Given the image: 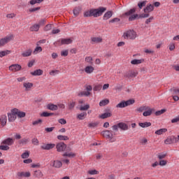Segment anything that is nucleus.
Masks as SVG:
<instances>
[{"label":"nucleus","mask_w":179,"mask_h":179,"mask_svg":"<svg viewBox=\"0 0 179 179\" xmlns=\"http://www.w3.org/2000/svg\"><path fill=\"white\" fill-rule=\"evenodd\" d=\"M107 8L106 7H99V8L90 9L84 13V17H99L103 15V13L106 11Z\"/></svg>","instance_id":"nucleus-1"},{"label":"nucleus","mask_w":179,"mask_h":179,"mask_svg":"<svg viewBox=\"0 0 179 179\" xmlns=\"http://www.w3.org/2000/svg\"><path fill=\"white\" fill-rule=\"evenodd\" d=\"M135 103L134 99H129L127 101H122L117 105H116V108H125L128 106H132Z\"/></svg>","instance_id":"nucleus-2"},{"label":"nucleus","mask_w":179,"mask_h":179,"mask_svg":"<svg viewBox=\"0 0 179 179\" xmlns=\"http://www.w3.org/2000/svg\"><path fill=\"white\" fill-rule=\"evenodd\" d=\"M73 40L71 38H62L59 41H57L54 43L55 47H57L58 45H65L68 44H72Z\"/></svg>","instance_id":"nucleus-3"},{"label":"nucleus","mask_w":179,"mask_h":179,"mask_svg":"<svg viewBox=\"0 0 179 179\" xmlns=\"http://www.w3.org/2000/svg\"><path fill=\"white\" fill-rule=\"evenodd\" d=\"M136 31L134 30H128L124 33V38H129V40H135L136 38Z\"/></svg>","instance_id":"nucleus-4"},{"label":"nucleus","mask_w":179,"mask_h":179,"mask_svg":"<svg viewBox=\"0 0 179 179\" xmlns=\"http://www.w3.org/2000/svg\"><path fill=\"white\" fill-rule=\"evenodd\" d=\"M13 34H10L0 39V47H3L5 44H8V43L12 41V40H13Z\"/></svg>","instance_id":"nucleus-5"},{"label":"nucleus","mask_w":179,"mask_h":179,"mask_svg":"<svg viewBox=\"0 0 179 179\" xmlns=\"http://www.w3.org/2000/svg\"><path fill=\"white\" fill-rule=\"evenodd\" d=\"M137 76L138 71L135 70H129L127 71L124 75V76L125 78H127V79H132V78H136Z\"/></svg>","instance_id":"nucleus-6"},{"label":"nucleus","mask_w":179,"mask_h":179,"mask_svg":"<svg viewBox=\"0 0 179 179\" xmlns=\"http://www.w3.org/2000/svg\"><path fill=\"white\" fill-rule=\"evenodd\" d=\"M178 140L177 137L174 136H171L170 137H168L165 141H164V144L165 145H173V143H177Z\"/></svg>","instance_id":"nucleus-7"},{"label":"nucleus","mask_w":179,"mask_h":179,"mask_svg":"<svg viewBox=\"0 0 179 179\" xmlns=\"http://www.w3.org/2000/svg\"><path fill=\"white\" fill-rule=\"evenodd\" d=\"M16 115V113H15V108L12 109L10 113H8L9 122H13L15 121L16 118L17 117Z\"/></svg>","instance_id":"nucleus-8"},{"label":"nucleus","mask_w":179,"mask_h":179,"mask_svg":"<svg viewBox=\"0 0 179 179\" xmlns=\"http://www.w3.org/2000/svg\"><path fill=\"white\" fill-rule=\"evenodd\" d=\"M56 149L57 152H65L66 150V144L64 142H61L57 144Z\"/></svg>","instance_id":"nucleus-9"},{"label":"nucleus","mask_w":179,"mask_h":179,"mask_svg":"<svg viewBox=\"0 0 179 179\" xmlns=\"http://www.w3.org/2000/svg\"><path fill=\"white\" fill-rule=\"evenodd\" d=\"M9 71H11L12 72H19L22 69V66L20 64H12L8 67Z\"/></svg>","instance_id":"nucleus-10"},{"label":"nucleus","mask_w":179,"mask_h":179,"mask_svg":"<svg viewBox=\"0 0 179 179\" xmlns=\"http://www.w3.org/2000/svg\"><path fill=\"white\" fill-rule=\"evenodd\" d=\"M54 148H55V144L52 143H44L41 146V149H43V150H50L51 149H54Z\"/></svg>","instance_id":"nucleus-11"},{"label":"nucleus","mask_w":179,"mask_h":179,"mask_svg":"<svg viewBox=\"0 0 179 179\" xmlns=\"http://www.w3.org/2000/svg\"><path fill=\"white\" fill-rule=\"evenodd\" d=\"M101 134L106 139H113V133L110 132V130L103 131Z\"/></svg>","instance_id":"nucleus-12"},{"label":"nucleus","mask_w":179,"mask_h":179,"mask_svg":"<svg viewBox=\"0 0 179 179\" xmlns=\"http://www.w3.org/2000/svg\"><path fill=\"white\" fill-rule=\"evenodd\" d=\"M2 145H7L8 146H12L15 143V139L12 138H7L2 141Z\"/></svg>","instance_id":"nucleus-13"},{"label":"nucleus","mask_w":179,"mask_h":179,"mask_svg":"<svg viewBox=\"0 0 179 179\" xmlns=\"http://www.w3.org/2000/svg\"><path fill=\"white\" fill-rule=\"evenodd\" d=\"M33 83L24 82L23 83V87L26 92H30L33 87Z\"/></svg>","instance_id":"nucleus-14"},{"label":"nucleus","mask_w":179,"mask_h":179,"mask_svg":"<svg viewBox=\"0 0 179 179\" xmlns=\"http://www.w3.org/2000/svg\"><path fill=\"white\" fill-rule=\"evenodd\" d=\"M31 176V173L30 172H18L17 173V178H22V177H25V178H29Z\"/></svg>","instance_id":"nucleus-15"},{"label":"nucleus","mask_w":179,"mask_h":179,"mask_svg":"<svg viewBox=\"0 0 179 179\" xmlns=\"http://www.w3.org/2000/svg\"><path fill=\"white\" fill-rule=\"evenodd\" d=\"M153 10H155V6H153V4H148L143 9L144 13H150V12H153Z\"/></svg>","instance_id":"nucleus-16"},{"label":"nucleus","mask_w":179,"mask_h":179,"mask_svg":"<svg viewBox=\"0 0 179 179\" xmlns=\"http://www.w3.org/2000/svg\"><path fill=\"white\" fill-rule=\"evenodd\" d=\"M14 113H16L18 118H24V117H26V113L20 111V110L17 108H14Z\"/></svg>","instance_id":"nucleus-17"},{"label":"nucleus","mask_w":179,"mask_h":179,"mask_svg":"<svg viewBox=\"0 0 179 179\" xmlns=\"http://www.w3.org/2000/svg\"><path fill=\"white\" fill-rule=\"evenodd\" d=\"M118 127L122 131H128V129H129V127H128V124L124 122H119Z\"/></svg>","instance_id":"nucleus-18"},{"label":"nucleus","mask_w":179,"mask_h":179,"mask_svg":"<svg viewBox=\"0 0 179 179\" xmlns=\"http://www.w3.org/2000/svg\"><path fill=\"white\" fill-rule=\"evenodd\" d=\"M84 71L85 73L90 75V73H93V72H94V67H93L92 66H87L84 69Z\"/></svg>","instance_id":"nucleus-19"},{"label":"nucleus","mask_w":179,"mask_h":179,"mask_svg":"<svg viewBox=\"0 0 179 179\" xmlns=\"http://www.w3.org/2000/svg\"><path fill=\"white\" fill-rule=\"evenodd\" d=\"M33 176L35 178H42L44 174H43L41 170H37L34 171Z\"/></svg>","instance_id":"nucleus-20"},{"label":"nucleus","mask_w":179,"mask_h":179,"mask_svg":"<svg viewBox=\"0 0 179 179\" xmlns=\"http://www.w3.org/2000/svg\"><path fill=\"white\" fill-rule=\"evenodd\" d=\"M30 142V139L29 138H23L21 140L18 141L19 145L23 146L24 145H27Z\"/></svg>","instance_id":"nucleus-21"},{"label":"nucleus","mask_w":179,"mask_h":179,"mask_svg":"<svg viewBox=\"0 0 179 179\" xmlns=\"http://www.w3.org/2000/svg\"><path fill=\"white\" fill-rule=\"evenodd\" d=\"M91 41L92 43H94L96 44H99L100 43H103V38L99 36V37H92Z\"/></svg>","instance_id":"nucleus-22"},{"label":"nucleus","mask_w":179,"mask_h":179,"mask_svg":"<svg viewBox=\"0 0 179 179\" xmlns=\"http://www.w3.org/2000/svg\"><path fill=\"white\" fill-rule=\"evenodd\" d=\"M52 166L55 167V169H61V167H62V162L61 161L55 160Z\"/></svg>","instance_id":"nucleus-23"},{"label":"nucleus","mask_w":179,"mask_h":179,"mask_svg":"<svg viewBox=\"0 0 179 179\" xmlns=\"http://www.w3.org/2000/svg\"><path fill=\"white\" fill-rule=\"evenodd\" d=\"M0 121H1V124L3 127H5V125H6V122L8 121V116H6V115H2L1 116Z\"/></svg>","instance_id":"nucleus-24"},{"label":"nucleus","mask_w":179,"mask_h":179,"mask_svg":"<svg viewBox=\"0 0 179 179\" xmlns=\"http://www.w3.org/2000/svg\"><path fill=\"white\" fill-rule=\"evenodd\" d=\"M47 108L51 111H57V110H58V106L53 103H49L47 105Z\"/></svg>","instance_id":"nucleus-25"},{"label":"nucleus","mask_w":179,"mask_h":179,"mask_svg":"<svg viewBox=\"0 0 179 179\" xmlns=\"http://www.w3.org/2000/svg\"><path fill=\"white\" fill-rule=\"evenodd\" d=\"M112 115L113 113L111 112H107L100 115L99 118H101V120H106V118H110Z\"/></svg>","instance_id":"nucleus-26"},{"label":"nucleus","mask_w":179,"mask_h":179,"mask_svg":"<svg viewBox=\"0 0 179 179\" xmlns=\"http://www.w3.org/2000/svg\"><path fill=\"white\" fill-rule=\"evenodd\" d=\"M143 62H145L144 59H135L131 61V65H139L140 64H142Z\"/></svg>","instance_id":"nucleus-27"},{"label":"nucleus","mask_w":179,"mask_h":179,"mask_svg":"<svg viewBox=\"0 0 179 179\" xmlns=\"http://www.w3.org/2000/svg\"><path fill=\"white\" fill-rule=\"evenodd\" d=\"M43 73V71L41 69H36L34 72H31V75H32V76H41Z\"/></svg>","instance_id":"nucleus-28"},{"label":"nucleus","mask_w":179,"mask_h":179,"mask_svg":"<svg viewBox=\"0 0 179 179\" xmlns=\"http://www.w3.org/2000/svg\"><path fill=\"white\" fill-rule=\"evenodd\" d=\"M33 52L31 49H27L22 53V56L24 57H30Z\"/></svg>","instance_id":"nucleus-29"},{"label":"nucleus","mask_w":179,"mask_h":179,"mask_svg":"<svg viewBox=\"0 0 179 179\" xmlns=\"http://www.w3.org/2000/svg\"><path fill=\"white\" fill-rule=\"evenodd\" d=\"M138 125L141 128H148L152 126V123H150V122H139Z\"/></svg>","instance_id":"nucleus-30"},{"label":"nucleus","mask_w":179,"mask_h":179,"mask_svg":"<svg viewBox=\"0 0 179 179\" xmlns=\"http://www.w3.org/2000/svg\"><path fill=\"white\" fill-rule=\"evenodd\" d=\"M30 31H38L40 30V24H34L29 28Z\"/></svg>","instance_id":"nucleus-31"},{"label":"nucleus","mask_w":179,"mask_h":179,"mask_svg":"<svg viewBox=\"0 0 179 179\" xmlns=\"http://www.w3.org/2000/svg\"><path fill=\"white\" fill-rule=\"evenodd\" d=\"M113 16V11H108L103 15V19L104 20H108Z\"/></svg>","instance_id":"nucleus-32"},{"label":"nucleus","mask_w":179,"mask_h":179,"mask_svg":"<svg viewBox=\"0 0 179 179\" xmlns=\"http://www.w3.org/2000/svg\"><path fill=\"white\" fill-rule=\"evenodd\" d=\"M152 111L153 109L148 107V109L145 112H143V115L144 117H149V115H152Z\"/></svg>","instance_id":"nucleus-33"},{"label":"nucleus","mask_w":179,"mask_h":179,"mask_svg":"<svg viewBox=\"0 0 179 179\" xmlns=\"http://www.w3.org/2000/svg\"><path fill=\"white\" fill-rule=\"evenodd\" d=\"M78 97H83L85 96V97H87L90 96V92L87 91H82L78 94Z\"/></svg>","instance_id":"nucleus-34"},{"label":"nucleus","mask_w":179,"mask_h":179,"mask_svg":"<svg viewBox=\"0 0 179 179\" xmlns=\"http://www.w3.org/2000/svg\"><path fill=\"white\" fill-rule=\"evenodd\" d=\"M136 12V8H131L129 11L124 13L123 14V16H131V15H134V13H135Z\"/></svg>","instance_id":"nucleus-35"},{"label":"nucleus","mask_w":179,"mask_h":179,"mask_svg":"<svg viewBox=\"0 0 179 179\" xmlns=\"http://www.w3.org/2000/svg\"><path fill=\"white\" fill-rule=\"evenodd\" d=\"M80 10H82V8L80 7H76L73 10V13L74 15V16H79V14L80 13Z\"/></svg>","instance_id":"nucleus-36"},{"label":"nucleus","mask_w":179,"mask_h":179,"mask_svg":"<svg viewBox=\"0 0 179 179\" xmlns=\"http://www.w3.org/2000/svg\"><path fill=\"white\" fill-rule=\"evenodd\" d=\"M166 156L167 153L166 152H159L157 155V159H159V160H163V159H166Z\"/></svg>","instance_id":"nucleus-37"},{"label":"nucleus","mask_w":179,"mask_h":179,"mask_svg":"<svg viewBox=\"0 0 179 179\" xmlns=\"http://www.w3.org/2000/svg\"><path fill=\"white\" fill-rule=\"evenodd\" d=\"M75 106H76V102L73 100H71L68 103L69 110H73V108H75Z\"/></svg>","instance_id":"nucleus-38"},{"label":"nucleus","mask_w":179,"mask_h":179,"mask_svg":"<svg viewBox=\"0 0 179 179\" xmlns=\"http://www.w3.org/2000/svg\"><path fill=\"white\" fill-rule=\"evenodd\" d=\"M10 54V50H3L0 52V58L3 57H6V55H9Z\"/></svg>","instance_id":"nucleus-39"},{"label":"nucleus","mask_w":179,"mask_h":179,"mask_svg":"<svg viewBox=\"0 0 179 179\" xmlns=\"http://www.w3.org/2000/svg\"><path fill=\"white\" fill-rule=\"evenodd\" d=\"M136 19H140L139 15L134 14V15H130L129 17V22H133V20H136Z\"/></svg>","instance_id":"nucleus-40"},{"label":"nucleus","mask_w":179,"mask_h":179,"mask_svg":"<svg viewBox=\"0 0 179 179\" xmlns=\"http://www.w3.org/2000/svg\"><path fill=\"white\" fill-rule=\"evenodd\" d=\"M57 139L59 141H69V137L68 136L59 135L57 136Z\"/></svg>","instance_id":"nucleus-41"},{"label":"nucleus","mask_w":179,"mask_h":179,"mask_svg":"<svg viewBox=\"0 0 179 179\" xmlns=\"http://www.w3.org/2000/svg\"><path fill=\"white\" fill-rule=\"evenodd\" d=\"M167 129H160L155 131L156 135H163V134H166Z\"/></svg>","instance_id":"nucleus-42"},{"label":"nucleus","mask_w":179,"mask_h":179,"mask_svg":"<svg viewBox=\"0 0 179 179\" xmlns=\"http://www.w3.org/2000/svg\"><path fill=\"white\" fill-rule=\"evenodd\" d=\"M110 103V101L108 99H103L99 102V106L101 107H103L104 106H107Z\"/></svg>","instance_id":"nucleus-43"},{"label":"nucleus","mask_w":179,"mask_h":179,"mask_svg":"<svg viewBox=\"0 0 179 179\" xmlns=\"http://www.w3.org/2000/svg\"><path fill=\"white\" fill-rule=\"evenodd\" d=\"M85 62L90 64V65H93V57H86L85 59Z\"/></svg>","instance_id":"nucleus-44"},{"label":"nucleus","mask_w":179,"mask_h":179,"mask_svg":"<svg viewBox=\"0 0 179 179\" xmlns=\"http://www.w3.org/2000/svg\"><path fill=\"white\" fill-rule=\"evenodd\" d=\"M90 108V105H89V104H87L84 106H80V111H87V110Z\"/></svg>","instance_id":"nucleus-45"},{"label":"nucleus","mask_w":179,"mask_h":179,"mask_svg":"<svg viewBox=\"0 0 179 179\" xmlns=\"http://www.w3.org/2000/svg\"><path fill=\"white\" fill-rule=\"evenodd\" d=\"M149 16H150V14H149V13H145L138 15V17L140 19H146L147 17H149Z\"/></svg>","instance_id":"nucleus-46"},{"label":"nucleus","mask_w":179,"mask_h":179,"mask_svg":"<svg viewBox=\"0 0 179 179\" xmlns=\"http://www.w3.org/2000/svg\"><path fill=\"white\" fill-rule=\"evenodd\" d=\"M43 51V48L41 46L37 45V47L34 50V54L36 55L38 54V52H41Z\"/></svg>","instance_id":"nucleus-47"},{"label":"nucleus","mask_w":179,"mask_h":179,"mask_svg":"<svg viewBox=\"0 0 179 179\" xmlns=\"http://www.w3.org/2000/svg\"><path fill=\"white\" fill-rule=\"evenodd\" d=\"M148 107L149 106H141L138 108H137V111H138V113H142L143 111H146V110H148Z\"/></svg>","instance_id":"nucleus-48"},{"label":"nucleus","mask_w":179,"mask_h":179,"mask_svg":"<svg viewBox=\"0 0 179 179\" xmlns=\"http://www.w3.org/2000/svg\"><path fill=\"white\" fill-rule=\"evenodd\" d=\"M64 157H75V156H76V154L73 153V152H66L64 154H63Z\"/></svg>","instance_id":"nucleus-49"},{"label":"nucleus","mask_w":179,"mask_h":179,"mask_svg":"<svg viewBox=\"0 0 179 179\" xmlns=\"http://www.w3.org/2000/svg\"><path fill=\"white\" fill-rule=\"evenodd\" d=\"M87 115V113H86V112H83L80 114L78 115V118H79L80 120H85V116Z\"/></svg>","instance_id":"nucleus-50"},{"label":"nucleus","mask_w":179,"mask_h":179,"mask_svg":"<svg viewBox=\"0 0 179 179\" xmlns=\"http://www.w3.org/2000/svg\"><path fill=\"white\" fill-rule=\"evenodd\" d=\"M123 87H124L122 86V85L117 84V85L115 86V90L116 92H121V90H122Z\"/></svg>","instance_id":"nucleus-51"},{"label":"nucleus","mask_w":179,"mask_h":179,"mask_svg":"<svg viewBox=\"0 0 179 179\" xmlns=\"http://www.w3.org/2000/svg\"><path fill=\"white\" fill-rule=\"evenodd\" d=\"M30 156V152L29 151H26L25 152L22 153L21 155L22 159H27Z\"/></svg>","instance_id":"nucleus-52"},{"label":"nucleus","mask_w":179,"mask_h":179,"mask_svg":"<svg viewBox=\"0 0 179 179\" xmlns=\"http://www.w3.org/2000/svg\"><path fill=\"white\" fill-rule=\"evenodd\" d=\"M166 109H162L160 110H157L155 112V115L159 116L162 115V114H164L166 113Z\"/></svg>","instance_id":"nucleus-53"},{"label":"nucleus","mask_w":179,"mask_h":179,"mask_svg":"<svg viewBox=\"0 0 179 179\" xmlns=\"http://www.w3.org/2000/svg\"><path fill=\"white\" fill-rule=\"evenodd\" d=\"M51 115H54V113H50L48 112H43L41 114V117H51Z\"/></svg>","instance_id":"nucleus-54"},{"label":"nucleus","mask_w":179,"mask_h":179,"mask_svg":"<svg viewBox=\"0 0 179 179\" xmlns=\"http://www.w3.org/2000/svg\"><path fill=\"white\" fill-rule=\"evenodd\" d=\"M159 166L163 167L167 164V160L159 159Z\"/></svg>","instance_id":"nucleus-55"},{"label":"nucleus","mask_w":179,"mask_h":179,"mask_svg":"<svg viewBox=\"0 0 179 179\" xmlns=\"http://www.w3.org/2000/svg\"><path fill=\"white\" fill-rule=\"evenodd\" d=\"M97 125H99V122H97L88 124L89 128H96Z\"/></svg>","instance_id":"nucleus-56"},{"label":"nucleus","mask_w":179,"mask_h":179,"mask_svg":"<svg viewBox=\"0 0 179 179\" xmlns=\"http://www.w3.org/2000/svg\"><path fill=\"white\" fill-rule=\"evenodd\" d=\"M119 22H121V19L118 17H115L109 21V23H118Z\"/></svg>","instance_id":"nucleus-57"},{"label":"nucleus","mask_w":179,"mask_h":179,"mask_svg":"<svg viewBox=\"0 0 179 179\" xmlns=\"http://www.w3.org/2000/svg\"><path fill=\"white\" fill-rule=\"evenodd\" d=\"M52 29V24H48L44 27L45 31H50Z\"/></svg>","instance_id":"nucleus-58"},{"label":"nucleus","mask_w":179,"mask_h":179,"mask_svg":"<svg viewBox=\"0 0 179 179\" xmlns=\"http://www.w3.org/2000/svg\"><path fill=\"white\" fill-rule=\"evenodd\" d=\"M138 6L139 9H142V8H143V6H146V1H143L142 2L138 3Z\"/></svg>","instance_id":"nucleus-59"},{"label":"nucleus","mask_w":179,"mask_h":179,"mask_svg":"<svg viewBox=\"0 0 179 179\" xmlns=\"http://www.w3.org/2000/svg\"><path fill=\"white\" fill-rule=\"evenodd\" d=\"M171 92H173V94H179V89L173 87L171 89Z\"/></svg>","instance_id":"nucleus-60"},{"label":"nucleus","mask_w":179,"mask_h":179,"mask_svg":"<svg viewBox=\"0 0 179 179\" xmlns=\"http://www.w3.org/2000/svg\"><path fill=\"white\" fill-rule=\"evenodd\" d=\"M32 143L35 146H38V145L40 144V142L38 141V139L34 138L32 139Z\"/></svg>","instance_id":"nucleus-61"},{"label":"nucleus","mask_w":179,"mask_h":179,"mask_svg":"<svg viewBox=\"0 0 179 179\" xmlns=\"http://www.w3.org/2000/svg\"><path fill=\"white\" fill-rule=\"evenodd\" d=\"M10 148H9V145H0V150H9Z\"/></svg>","instance_id":"nucleus-62"},{"label":"nucleus","mask_w":179,"mask_h":179,"mask_svg":"<svg viewBox=\"0 0 179 179\" xmlns=\"http://www.w3.org/2000/svg\"><path fill=\"white\" fill-rule=\"evenodd\" d=\"M101 87H102L101 85H98L93 88V90L94 92H100V90L101 89Z\"/></svg>","instance_id":"nucleus-63"},{"label":"nucleus","mask_w":179,"mask_h":179,"mask_svg":"<svg viewBox=\"0 0 179 179\" xmlns=\"http://www.w3.org/2000/svg\"><path fill=\"white\" fill-rule=\"evenodd\" d=\"M140 143L141 145H146V143H148V140L146 139V138H143L141 140H140Z\"/></svg>","instance_id":"nucleus-64"}]
</instances>
